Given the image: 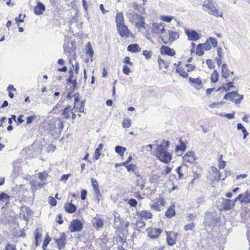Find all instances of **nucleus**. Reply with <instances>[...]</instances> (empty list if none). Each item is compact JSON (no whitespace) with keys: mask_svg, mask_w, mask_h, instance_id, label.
Listing matches in <instances>:
<instances>
[{"mask_svg":"<svg viewBox=\"0 0 250 250\" xmlns=\"http://www.w3.org/2000/svg\"><path fill=\"white\" fill-rule=\"evenodd\" d=\"M169 146L168 141H163L161 143L157 146L156 149V156L161 162L167 164L171 160V155L167 151Z\"/></svg>","mask_w":250,"mask_h":250,"instance_id":"nucleus-1","label":"nucleus"},{"mask_svg":"<svg viewBox=\"0 0 250 250\" xmlns=\"http://www.w3.org/2000/svg\"><path fill=\"white\" fill-rule=\"evenodd\" d=\"M203 8L205 11L211 15L215 17H222V12L219 11L215 6L214 2L212 0H205L203 4Z\"/></svg>","mask_w":250,"mask_h":250,"instance_id":"nucleus-2","label":"nucleus"},{"mask_svg":"<svg viewBox=\"0 0 250 250\" xmlns=\"http://www.w3.org/2000/svg\"><path fill=\"white\" fill-rule=\"evenodd\" d=\"M128 6L129 9L126 12V15L128 17L129 21L131 22H136L140 16L136 14L134 10H139L141 7L136 2L130 3Z\"/></svg>","mask_w":250,"mask_h":250,"instance_id":"nucleus-3","label":"nucleus"},{"mask_svg":"<svg viewBox=\"0 0 250 250\" xmlns=\"http://www.w3.org/2000/svg\"><path fill=\"white\" fill-rule=\"evenodd\" d=\"M63 128V123L61 119H55L50 125V132L53 135L60 134Z\"/></svg>","mask_w":250,"mask_h":250,"instance_id":"nucleus-4","label":"nucleus"},{"mask_svg":"<svg viewBox=\"0 0 250 250\" xmlns=\"http://www.w3.org/2000/svg\"><path fill=\"white\" fill-rule=\"evenodd\" d=\"M221 172L213 166L211 167L208 170V174L207 178L211 181H219L220 180H224L226 176L222 178Z\"/></svg>","mask_w":250,"mask_h":250,"instance_id":"nucleus-5","label":"nucleus"},{"mask_svg":"<svg viewBox=\"0 0 250 250\" xmlns=\"http://www.w3.org/2000/svg\"><path fill=\"white\" fill-rule=\"evenodd\" d=\"M219 220L220 217L215 212H208L205 214L204 223L206 226H214L220 221Z\"/></svg>","mask_w":250,"mask_h":250,"instance_id":"nucleus-6","label":"nucleus"},{"mask_svg":"<svg viewBox=\"0 0 250 250\" xmlns=\"http://www.w3.org/2000/svg\"><path fill=\"white\" fill-rule=\"evenodd\" d=\"M216 205L220 210H229L234 205V200L220 198L217 201Z\"/></svg>","mask_w":250,"mask_h":250,"instance_id":"nucleus-7","label":"nucleus"},{"mask_svg":"<svg viewBox=\"0 0 250 250\" xmlns=\"http://www.w3.org/2000/svg\"><path fill=\"white\" fill-rule=\"evenodd\" d=\"M166 204L164 199L162 197H159L156 198L154 201H152L150 204V208L156 211H160L161 208L163 207Z\"/></svg>","mask_w":250,"mask_h":250,"instance_id":"nucleus-8","label":"nucleus"},{"mask_svg":"<svg viewBox=\"0 0 250 250\" xmlns=\"http://www.w3.org/2000/svg\"><path fill=\"white\" fill-rule=\"evenodd\" d=\"M83 228V224L78 219L72 220L68 228L70 232L80 231Z\"/></svg>","mask_w":250,"mask_h":250,"instance_id":"nucleus-9","label":"nucleus"},{"mask_svg":"<svg viewBox=\"0 0 250 250\" xmlns=\"http://www.w3.org/2000/svg\"><path fill=\"white\" fill-rule=\"evenodd\" d=\"M91 223L94 228L97 230L102 229L104 226L103 219L98 216L92 219Z\"/></svg>","mask_w":250,"mask_h":250,"instance_id":"nucleus-10","label":"nucleus"},{"mask_svg":"<svg viewBox=\"0 0 250 250\" xmlns=\"http://www.w3.org/2000/svg\"><path fill=\"white\" fill-rule=\"evenodd\" d=\"M118 32L122 37L128 38L130 32L125 24L117 26Z\"/></svg>","mask_w":250,"mask_h":250,"instance_id":"nucleus-11","label":"nucleus"},{"mask_svg":"<svg viewBox=\"0 0 250 250\" xmlns=\"http://www.w3.org/2000/svg\"><path fill=\"white\" fill-rule=\"evenodd\" d=\"M183 160L184 163H193L196 160L194 153L193 151L187 152L183 156Z\"/></svg>","mask_w":250,"mask_h":250,"instance_id":"nucleus-12","label":"nucleus"},{"mask_svg":"<svg viewBox=\"0 0 250 250\" xmlns=\"http://www.w3.org/2000/svg\"><path fill=\"white\" fill-rule=\"evenodd\" d=\"M185 33L188 36V40L192 41H197L200 38L199 34L194 30H189L186 29Z\"/></svg>","mask_w":250,"mask_h":250,"instance_id":"nucleus-13","label":"nucleus"},{"mask_svg":"<svg viewBox=\"0 0 250 250\" xmlns=\"http://www.w3.org/2000/svg\"><path fill=\"white\" fill-rule=\"evenodd\" d=\"M237 200L242 203H250V191H246L244 195L240 194L237 198H235V202Z\"/></svg>","mask_w":250,"mask_h":250,"instance_id":"nucleus-14","label":"nucleus"},{"mask_svg":"<svg viewBox=\"0 0 250 250\" xmlns=\"http://www.w3.org/2000/svg\"><path fill=\"white\" fill-rule=\"evenodd\" d=\"M152 26L154 33L160 34L165 31L164 23L163 22H155L152 24Z\"/></svg>","mask_w":250,"mask_h":250,"instance_id":"nucleus-15","label":"nucleus"},{"mask_svg":"<svg viewBox=\"0 0 250 250\" xmlns=\"http://www.w3.org/2000/svg\"><path fill=\"white\" fill-rule=\"evenodd\" d=\"M66 236L64 233L61 234L60 237L55 239V242L57 244L58 248L59 250L63 249L66 244Z\"/></svg>","mask_w":250,"mask_h":250,"instance_id":"nucleus-16","label":"nucleus"},{"mask_svg":"<svg viewBox=\"0 0 250 250\" xmlns=\"http://www.w3.org/2000/svg\"><path fill=\"white\" fill-rule=\"evenodd\" d=\"M160 51L162 54H166L170 56H173L175 54L174 49L165 45H163L161 47Z\"/></svg>","mask_w":250,"mask_h":250,"instance_id":"nucleus-17","label":"nucleus"},{"mask_svg":"<svg viewBox=\"0 0 250 250\" xmlns=\"http://www.w3.org/2000/svg\"><path fill=\"white\" fill-rule=\"evenodd\" d=\"M136 214L139 216L144 218L145 219H151L152 217V214L151 212L147 210H142L140 211H137Z\"/></svg>","mask_w":250,"mask_h":250,"instance_id":"nucleus-18","label":"nucleus"},{"mask_svg":"<svg viewBox=\"0 0 250 250\" xmlns=\"http://www.w3.org/2000/svg\"><path fill=\"white\" fill-rule=\"evenodd\" d=\"M45 7L43 3L39 2L37 3V5L34 8V12L36 15H40L43 13L45 10Z\"/></svg>","mask_w":250,"mask_h":250,"instance_id":"nucleus-19","label":"nucleus"},{"mask_svg":"<svg viewBox=\"0 0 250 250\" xmlns=\"http://www.w3.org/2000/svg\"><path fill=\"white\" fill-rule=\"evenodd\" d=\"M138 20H139L138 22H135L136 27L138 29L139 31L141 30V28L145 29L146 23L145 22L144 17L143 16H139Z\"/></svg>","mask_w":250,"mask_h":250,"instance_id":"nucleus-20","label":"nucleus"},{"mask_svg":"<svg viewBox=\"0 0 250 250\" xmlns=\"http://www.w3.org/2000/svg\"><path fill=\"white\" fill-rule=\"evenodd\" d=\"M116 22L117 26L125 24L123 14L122 12H118L116 16Z\"/></svg>","mask_w":250,"mask_h":250,"instance_id":"nucleus-21","label":"nucleus"},{"mask_svg":"<svg viewBox=\"0 0 250 250\" xmlns=\"http://www.w3.org/2000/svg\"><path fill=\"white\" fill-rule=\"evenodd\" d=\"M72 110L71 105H68L65 107L62 114L63 118L66 119H68L70 117V114Z\"/></svg>","mask_w":250,"mask_h":250,"instance_id":"nucleus-22","label":"nucleus"},{"mask_svg":"<svg viewBox=\"0 0 250 250\" xmlns=\"http://www.w3.org/2000/svg\"><path fill=\"white\" fill-rule=\"evenodd\" d=\"M175 215V205H171L167 209L165 213V215L167 218H171Z\"/></svg>","mask_w":250,"mask_h":250,"instance_id":"nucleus-23","label":"nucleus"},{"mask_svg":"<svg viewBox=\"0 0 250 250\" xmlns=\"http://www.w3.org/2000/svg\"><path fill=\"white\" fill-rule=\"evenodd\" d=\"M84 101H82L78 104H74L73 109L74 110L75 112H83L84 109Z\"/></svg>","mask_w":250,"mask_h":250,"instance_id":"nucleus-24","label":"nucleus"},{"mask_svg":"<svg viewBox=\"0 0 250 250\" xmlns=\"http://www.w3.org/2000/svg\"><path fill=\"white\" fill-rule=\"evenodd\" d=\"M64 208L65 211L68 213H73L76 211V206L71 203H66L64 205Z\"/></svg>","mask_w":250,"mask_h":250,"instance_id":"nucleus-25","label":"nucleus"},{"mask_svg":"<svg viewBox=\"0 0 250 250\" xmlns=\"http://www.w3.org/2000/svg\"><path fill=\"white\" fill-rule=\"evenodd\" d=\"M169 41L170 42H174L179 38V35L178 33L172 31L168 30Z\"/></svg>","mask_w":250,"mask_h":250,"instance_id":"nucleus-26","label":"nucleus"},{"mask_svg":"<svg viewBox=\"0 0 250 250\" xmlns=\"http://www.w3.org/2000/svg\"><path fill=\"white\" fill-rule=\"evenodd\" d=\"M141 48L137 44H130L127 46V50L132 52H139L141 51Z\"/></svg>","mask_w":250,"mask_h":250,"instance_id":"nucleus-27","label":"nucleus"},{"mask_svg":"<svg viewBox=\"0 0 250 250\" xmlns=\"http://www.w3.org/2000/svg\"><path fill=\"white\" fill-rule=\"evenodd\" d=\"M189 81L190 83L197 84V86L195 87L196 89L199 90L201 88L202 86V82L199 78H198L195 79L190 77Z\"/></svg>","mask_w":250,"mask_h":250,"instance_id":"nucleus-28","label":"nucleus"},{"mask_svg":"<svg viewBox=\"0 0 250 250\" xmlns=\"http://www.w3.org/2000/svg\"><path fill=\"white\" fill-rule=\"evenodd\" d=\"M161 233L159 229H155L151 232L148 233V236L151 238H155L158 237Z\"/></svg>","mask_w":250,"mask_h":250,"instance_id":"nucleus-29","label":"nucleus"},{"mask_svg":"<svg viewBox=\"0 0 250 250\" xmlns=\"http://www.w3.org/2000/svg\"><path fill=\"white\" fill-rule=\"evenodd\" d=\"M126 150V149L125 147L120 146H117L115 147V152L121 156H123L124 155V154Z\"/></svg>","mask_w":250,"mask_h":250,"instance_id":"nucleus-30","label":"nucleus"},{"mask_svg":"<svg viewBox=\"0 0 250 250\" xmlns=\"http://www.w3.org/2000/svg\"><path fill=\"white\" fill-rule=\"evenodd\" d=\"M158 62L160 69H162L163 67L167 68L168 67L169 62L164 61L161 58H159L158 60Z\"/></svg>","mask_w":250,"mask_h":250,"instance_id":"nucleus-31","label":"nucleus"},{"mask_svg":"<svg viewBox=\"0 0 250 250\" xmlns=\"http://www.w3.org/2000/svg\"><path fill=\"white\" fill-rule=\"evenodd\" d=\"M229 70L227 67L225 63L223 64L222 66V76L225 78H227L229 76Z\"/></svg>","mask_w":250,"mask_h":250,"instance_id":"nucleus-32","label":"nucleus"},{"mask_svg":"<svg viewBox=\"0 0 250 250\" xmlns=\"http://www.w3.org/2000/svg\"><path fill=\"white\" fill-rule=\"evenodd\" d=\"M176 72L179 73L180 75L184 78H187L188 76V74L181 67H177Z\"/></svg>","mask_w":250,"mask_h":250,"instance_id":"nucleus-33","label":"nucleus"},{"mask_svg":"<svg viewBox=\"0 0 250 250\" xmlns=\"http://www.w3.org/2000/svg\"><path fill=\"white\" fill-rule=\"evenodd\" d=\"M146 225L145 223L142 220H138L136 223V228L134 229L140 231V229L144 227Z\"/></svg>","mask_w":250,"mask_h":250,"instance_id":"nucleus-34","label":"nucleus"},{"mask_svg":"<svg viewBox=\"0 0 250 250\" xmlns=\"http://www.w3.org/2000/svg\"><path fill=\"white\" fill-rule=\"evenodd\" d=\"M86 50V54L88 55L89 57L92 58L93 56L94 52L90 42L87 43Z\"/></svg>","mask_w":250,"mask_h":250,"instance_id":"nucleus-35","label":"nucleus"},{"mask_svg":"<svg viewBox=\"0 0 250 250\" xmlns=\"http://www.w3.org/2000/svg\"><path fill=\"white\" fill-rule=\"evenodd\" d=\"M211 82L212 83H216L218 80V73L216 70H214L211 75Z\"/></svg>","mask_w":250,"mask_h":250,"instance_id":"nucleus-36","label":"nucleus"},{"mask_svg":"<svg viewBox=\"0 0 250 250\" xmlns=\"http://www.w3.org/2000/svg\"><path fill=\"white\" fill-rule=\"evenodd\" d=\"M243 99L244 95L238 94V93L235 91V104H240Z\"/></svg>","mask_w":250,"mask_h":250,"instance_id":"nucleus-37","label":"nucleus"},{"mask_svg":"<svg viewBox=\"0 0 250 250\" xmlns=\"http://www.w3.org/2000/svg\"><path fill=\"white\" fill-rule=\"evenodd\" d=\"M202 44H199L197 46L195 53L196 54L202 56L204 54V51L203 50Z\"/></svg>","mask_w":250,"mask_h":250,"instance_id":"nucleus-38","label":"nucleus"},{"mask_svg":"<svg viewBox=\"0 0 250 250\" xmlns=\"http://www.w3.org/2000/svg\"><path fill=\"white\" fill-rule=\"evenodd\" d=\"M180 144L176 146V150L177 152L179 151H184L186 148V146L185 144L182 142L181 140H180Z\"/></svg>","mask_w":250,"mask_h":250,"instance_id":"nucleus-39","label":"nucleus"},{"mask_svg":"<svg viewBox=\"0 0 250 250\" xmlns=\"http://www.w3.org/2000/svg\"><path fill=\"white\" fill-rule=\"evenodd\" d=\"M91 184H92V187L93 189V191H94L96 190H99V185H98L97 181L93 178H91Z\"/></svg>","mask_w":250,"mask_h":250,"instance_id":"nucleus-40","label":"nucleus"},{"mask_svg":"<svg viewBox=\"0 0 250 250\" xmlns=\"http://www.w3.org/2000/svg\"><path fill=\"white\" fill-rule=\"evenodd\" d=\"M35 239H38L40 241L42 240V234L39 228H37L34 232Z\"/></svg>","mask_w":250,"mask_h":250,"instance_id":"nucleus-41","label":"nucleus"},{"mask_svg":"<svg viewBox=\"0 0 250 250\" xmlns=\"http://www.w3.org/2000/svg\"><path fill=\"white\" fill-rule=\"evenodd\" d=\"M173 17L172 16H162L160 19L165 22H170L173 19Z\"/></svg>","mask_w":250,"mask_h":250,"instance_id":"nucleus-42","label":"nucleus"},{"mask_svg":"<svg viewBox=\"0 0 250 250\" xmlns=\"http://www.w3.org/2000/svg\"><path fill=\"white\" fill-rule=\"evenodd\" d=\"M131 125V120L124 119L123 121V127L124 128H129Z\"/></svg>","mask_w":250,"mask_h":250,"instance_id":"nucleus-43","label":"nucleus"},{"mask_svg":"<svg viewBox=\"0 0 250 250\" xmlns=\"http://www.w3.org/2000/svg\"><path fill=\"white\" fill-rule=\"evenodd\" d=\"M234 97V92H231L229 93H228L226 94L224 97V99L227 100H232L233 98Z\"/></svg>","mask_w":250,"mask_h":250,"instance_id":"nucleus-44","label":"nucleus"},{"mask_svg":"<svg viewBox=\"0 0 250 250\" xmlns=\"http://www.w3.org/2000/svg\"><path fill=\"white\" fill-rule=\"evenodd\" d=\"M4 250H17L16 246L11 243H7Z\"/></svg>","mask_w":250,"mask_h":250,"instance_id":"nucleus-45","label":"nucleus"},{"mask_svg":"<svg viewBox=\"0 0 250 250\" xmlns=\"http://www.w3.org/2000/svg\"><path fill=\"white\" fill-rule=\"evenodd\" d=\"M195 227L194 224L192 223L188 225H186L184 227V229L186 231L192 230Z\"/></svg>","mask_w":250,"mask_h":250,"instance_id":"nucleus-46","label":"nucleus"},{"mask_svg":"<svg viewBox=\"0 0 250 250\" xmlns=\"http://www.w3.org/2000/svg\"><path fill=\"white\" fill-rule=\"evenodd\" d=\"M9 198V196H8L6 193L4 192H2L0 194V201H4L5 200H7Z\"/></svg>","mask_w":250,"mask_h":250,"instance_id":"nucleus-47","label":"nucleus"},{"mask_svg":"<svg viewBox=\"0 0 250 250\" xmlns=\"http://www.w3.org/2000/svg\"><path fill=\"white\" fill-rule=\"evenodd\" d=\"M208 42H209L212 44L213 47H215L217 46V42L216 41L215 38L212 37H209Z\"/></svg>","mask_w":250,"mask_h":250,"instance_id":"nucleus-48","label":"nucleus"},{"mask_svg":"<svg viewBox=\"0 0 250 250\" xmlns=\"http://www.w3.org/2000/svg\"><path fill=\"white\" fill-rule=\"evenodd\" d=\"M101 150H99L97 148L96 149L94 155V158L95 160H97L99 159L101 155Z\"/></svg>","mask_w":250,"mask_h":250,"instance_id":"nucleus-49","label":"nucleus"},{"mask_svg":"<svg viewBox=\"0 0 250 250\" xmlns=\"http://www.w3.org/2000/svg\"><path fill=\"white\" fill-rule=\"evenodd\" d=\"M127 203L131 207H136L137 205V201L134 199H130L127 201Z\"/></svg>","mask_w":250,"mask_h":250,"instance_id":"nucleus-50","label":"nucleus"},{"mask_svg":"<svg viewBox=\"0 0 250 250\" xmlns=\"http://www.w3.org/2000/svg\"><path fill=\"white\" fill-rule=\"evenodd\" d=\"M123 71L125 74L128 75L130 73V69L129 68V67H128L126 65H125L123 66Z\"/></svg>","mask_w":250,"mask_h":250,"instance_id":"nucleus-51","label":"nucleus"},{"mask_svg":"<svg viewBox=\"0 0 250 250\" xmlns=\"http://www.w3.org/2000/svg\"><path fill=\"white\" fill-rule=\"evenodd\" d=\"M49 203L52 206H55L57 204V201L55 199L51 196L49 197Z\"/></svg>","mask_w":250,"mask_h":250,"instance_id":"nucleus-52","label":"nucleus"},{"mask_svg":"<svg viewBox=\"0 0 250 250\" xmlns=\"http://www.w3.org/2000/svg\"><path fill=\"white\" fill-rule=\"evenodd\" d=\"M22 15L20 14L18 17L15 18L16 22L18 23L19 22H23L24 21V18H25V15L23 16V17L21 18Z\"/></svg>","mask_w":250,"mask_h":250,"instance_id":"nucleus-53","label":"nucleus"},{"mask_svg":"<svg viewBox=\"0 0 250 250\" xmlns=\"http://www.w3.org/2000/svg\"><path fill=\"white\" fill-rule=\"evenodd\" d=\"M167 241L168 244L170 246L173 245L175 243V240L169 236H167Z\"/></svg>","mask_w":250,"mask_h":250,"instance_id":"nucleus-54","label":"nucleus"},{"mask_svg":"<svg viewBox=\"0 0 250 250\" xmlns=\"http://www.w3.org/2000/svg\"><path fill=\"white\" fill-rule=\"evenodd\" d=\"M137 168L135 165L130 164L126 166V168L128 171H135Z\"/></svg>","mask_w":250,"mask_h":250,"instance_id":"nucleus-55","label":"nucleus"},{"mask_svg":"<svg viewBox=\"0 0 250 250\" xmlns=\"http://www.w3.org/2000/svg\"><path fill=\"white\" fill-rule=\"evenodd\" d=\"M143 55L145 56L146 59H149L151 57V52L147 50H144L143 52Z\"/></svg>","mask_w":250,"mask_h":250,"instance_id":"nucleus-56","label":"nucleus"},{"mask_svg":"<svg viewBox=\"0 0 250 250\" xmlns=\"http://www.w3.org/2000/svg\"><path fill=\"white\" fill-rule=\"evenodd\" d=\"M37 118L36 115H33L28 116L27 118V124H31L33 120H34Z\"/></svg>","mask_w":250,"mask_h":250,"instance_id":"nucleus-57","label":"nucleus"},{"mask_svg":"<svg viewBox=\"0 0 250 250\" xmlns=\"http://www.w3.org/2000/svg\"><path fill=\"white\" fill-rule=\"evenodd\" d=\"M203 49L206 50H208L211 48V46L208 42V41H207L205 43L202 44Z\"/></svg>","mask_w":250,"mask_h":250,"instance_id":"nucleus-58","label":"nucleus"},{"mask_svg":"<svg viewBox=\"0 0 250 250\" xmlns=\"http://www.w3.org/2000/svg\"><path fill=\"white\" fill-rule=\"evenodd\" d=\"M181 168L182 167L179 166L176 168V171L178 173L179 179H181L183 178V174L181 172Z\"/></svg>","mask_w":250,"mask_h":250,"instance_id":"nucleus-59","label":"nucleus"},{"mask_svg":"<svg viewBox=\"0 0 250 250\" xmlns=\"http://www.w3.org/2000/svg\"><path fill=\"white\" fill-rule=\"evenodd\" d=\"M206 63H207L209 68L212 69V68H214V65L212 63V62L211 60H210V59L207 60Z\"/></svg>","mask_w":250,"mask_h":250,"instance_id":"nucleus-60","label":"nucleus"},{"mask_svg":"<svg viewBox=\"0 0 250 250\" xmlns=\"http://www.w3.org/2000/svg\"><path fill=\"white\" fill-rule=\"evenodd\" d=\"M69 176H70L69 174L62 175V176L61 181H62L65 183L67 181V180H68Z\"/></svg>","mask_w":250,"mask_h":250,"instance_id":"nucleus-61","label":"nucleus"},{"mask_svg":"<svg viewBox=\"0 0 250 250\" xmlns=\"http://www.w3.org/2000/svg\"><path fill=\"white\" fill-rule=\"evenodd\" d=\"M47 176V173L46 172H40L39 173V178L41 180H44Z\"/></svg>","mask_w":250,"mask_h":250,"instance_id":"nucleus-62","label":"nucleus"},{"mask_svg":"<svg viewBox=\"0 0 250 250\" xmlns=\"http://www.w3.org/2000/svg\"><path fill=\"white\" fill-rule=\"evenodd\" d=\"M51 240L50 237H49L48 235L46 236L45 238V239L43 241V244L44 246H47L48 244L49 243L50 241Z\"/></svg>","mask_w":250,"mask_h":250,"instance_id":"nucleus-63","label":"nucleus"},{"mask_svg":"<svg viewBox=\"0 0 250 250\" xmlns=\"http://www.w3.org/2000/svg\"><path fill=\"white\" fill-rule=\"evenodd\" d=\"M57 222L61 225L63 223V220L61 214H59L57 217Z\"/></svg>","mask_w":250,"mask_h":250,"instance_id":"nucleus-64","label":"nucleus"}]
</instances>
